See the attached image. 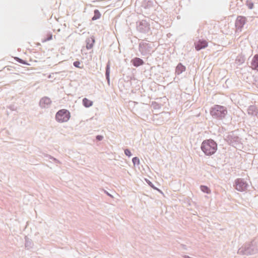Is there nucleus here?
<instances>
[{"instance_id": "obj_18", "label": "nucleus", "mask_w": 258, "mask_h": 258, "mask_svg": "<svg viewBox=\"0 0 258 258\" xmlns=\"http://www.w3.org/2000/svg\"><path fill=\"white\" fill-rule=\"evenodd\" d=\"M106 75L107 78H108L109 75V64H107V66L106 67Z\"/></svg>"}, {"instance_id": "obj_6", "label": "nucleus", "mask_w": 258, "mask_h": 258, "mask_svg": "<svg viewBox=\"0 0 258 258\" xmlns=\"http://www.w3.org/2000/svg\"><path fill=\"white\" fill-rule=\"evenodd\" d=\"M51 103L50 99L47 97L42 98L39 102L40 106L42 108L48 107Z\"/></svg>"}, {"instance_id": "obj_16", "label": "nucleus", "mask_w": 258, "mask_h": 258, "mask_svg": "<svg viewBox=\"0 0 258 258\" xmlns=\"http://www.w3.org/2000/svg\"><path fill=\"white\" fill-rule=\"evenodd\" d=\"M133 162L135 165H139L140 164V160L138 157H134L133 159Z\"/></svg>"}, {"instance_id": "obj_11", "label": "nucleus", "mask_w": 258, "mask_h": 258, "mask_svg": "<svg viewBox=\"0 0 258 258\" xmlns=\"http://www.w3.org/2000/svg\"><path fill=\"white\" fill-rule=\"evenodd\" d=\"M83 103L84 105L86 107H90L92 105L93 102L91 100L88 99L87 98H84L83 100Z\"/></svg>"}, {"instance_id": "obj_14", "label": "nucleus", "mask_w": 258, "mask_h": 258, "mask_svg": "<svg viewBox=\"0 0 258 258\" xmlns=\"http://www.w3.org/2000/svg\"><path fill=\"white\" fill-rule=\"evenodd\" d=\"M73 64H74V66L76 68L82 69L83 67V66H81V62L79 61H75Z\"/></svg>"}, {"instance_id": "obj_7", "label": "nucleus", "mask_w": 258, "mask_h": 258, "mask_svg": "<svg viewBox=\"0 0 258 258\" xmlns=\"http://www.w3.org/2000/svg\"><path fill=\"white\" fill-rule=\"evenodd\" d=\"M251 68L253 70H258V54L253 56L251 62Z\"/></svg>"}, {"instance_id": "obj_21", "label": "nucleus", "mask_w": 258, "mask_h": 258, "mask_svg": "<svg viewBox=\"0 0 258 258\" xmlns=\"http://www.w3.org/2000/svg\"><path fill=\"white\" fill-rule=\"evenodd\" d=\"M253 4H250L249 5L248 7L249 9H252L253 8Z\"/></svg>"}, {"instance_id": "obj_15", "label": "nucleus", "mask_w": 258, "mask_h": 258, "mask_svg": "<svg viewBox=\"0 0 258 258\" xmlns=\"http://www.w3.org/2000/svg\"><path fill=\"white\" fill-rule=\"evenodd\" d=\"M14 58L16 61H17L18 62H19L20 63L25 64H28V63H27L25 61L23 60V59H22L19 57H15Z\"/></svg>"}, {"instance_id": "obj_9", "label": "nucleus", "mask_w": 258, "mask_h": 258, "mask_svg": "<svg viewBox=\"0 0 258 258\" xmlns=\"http://www.w3.org/2000/svg\"><path fill=\"white\" fill-rule=\"evenodd\" d=\"M245 18L243 17L239 16L237 18L236 25H239L241 27L245 24Z\"/></svg>"}, {"instance_id": "obj_8", "label": "nucleus", "mask_w": 258, "mask_h": 258, "mask_svg": "<svg viewBox=\"0 0 258 258\" xmlns=\"http://www.w3.org/2000/svg\"><path fill=\"white\" fill-rule=\"evenodd\" d=\"M132 62L135 67H139L144 63V61L140 58L136 57L132 60Z\"/></svg>"}, {"instance_id": "obj_19", "label": "nucleus", "mask_w": 258, "mask_h": 258, "mask_svg": "<svg viewBox=\"0 0 258 258\" xmlns=\"http://www.w3.org/2000/svg\"><path fill=\"white\" fill-rule=\"evenodd\" d=\"M124 153H125V154L126 156H128V157H130V156H131V155H132V154H131V151H130L129 150H128V149H125V150H124Z\"/></svg>"}, {"instance_id": "obj_13", "label": "nucleus", "mask_w": 258, "mask_h": 258, "mask_svg": "<svg viewBox=\"0 0 258 258\" xmlns=\"http://www.w3.org/2000/svg\"><path fill=\"white\" fill-rule=\"evenodd\" d=\"M201 189L202 190V191L207 194H209L211 192V190L209 189V188L205 185L201 186Z\"/></svg>"}, {"instance_id": "obj_1", "label": "nucleus", "mask_w": 258, "mask_h": 258, "mask_svg": "<svg viewBox=\"0 0 258 258\" xmlns=\"http://www.w3.org/2000/svg\"><path fill=\"white\" fill-rule=\"evenodd\" d=\"M201 149L206 155L210 156L216 152L217 144L212 139L206 140L203 142Z\"/></svg>"}, {"instance_id": "obj_4", "label": "nucleus", "mask_w": 258, "mask_h": 258, "mask_svg": "<svg viewBox=\"0 0 258 258\" xmlns=\"http://www.w3.org/2000/svg\"><path fill=\"white\" fill-rule=\"evenodd\" d=\"M247 187V184L241 179H238L236 181L235 188L240 191L245 190Z\"/></svg>"}, {"instance_id": "obj_5", "label": "nucleus", "mask_w": 258, "mask_h": 258, "mask_svg": "<svg viewBox=\"0 0 258 258\" xmlns=\"http://www.w3.org/2000/svg\"><path fill=\"white\" fill-rule=\"evenodd\" d=\"M208 46V42L204 40H200L195 43V48L199 51L201 49L205 48Z\"/></svg>"}, {"instance_id": "obj_22", "label": "nucleus", "mask_w": 258, "mask_h": 258, "mask_svg": "<svg viewBox=\"0 0 258 258\" xmlns=\"http://www.w3.org/2000/svg\"><path fill=\"white\" fill-rule=\"evenodd\" d=\"M91 46H90V47H89L88 46H87V48H91Z\"/></svg>"}, {"instance_id": "obj_20", "label": "nucleus", "mask_w": 258, "mask_h": 258, "mask_svg": "<svg viewBox=\"0 0 258 258\" xmlns=\"http://www.w3.org/2000/svg\"><path fill=\"white\" fill-rule=\"evenodd\" d=\"M97 139L99 141L102 140L103 137L101 136H97L96 137Z\"/></svg>"}, {"instance_id": "obj_10", "label": "nucleus", "mask_w": 258, "mask_h": 258, "mask_svg": "<svg viewBox=\"0 0 258 258\" xmlns=\"http://www.w3.org/2000/svg\"><path fill=\"white\" fill-rule=\"evenodd\" d=\"M185 67L181 63H179L177 65L176 69V73L177 74H180L183 72L185 71Z\"/></svg>"}, {"instance_id": "obj_12", "label": "nucleus", "mask_w": 258, "mask_h": 258, "mask_svg": "<svg viewBox=\"0 0 258 258\" xmlns=\"http://www.w3.org/2000/svg\"><path fill=\"white\" fill-rule=\"evenodd\" d=\"M101 17V14L98 10H95L94 11V15L92 18V20L94 21L99 19Z\"/></svg>"}, {"instance_id": "obj_3", "label": "nucleus", "mask_w": 258, "mask_h": 258, "mask_svg": "<svg viewBox=\"0 0 258 258\" xmlns=\"http://www.w3.org/2000/svg\"><path fill=\"white\" fill-rule=\"evenodd\" d=\"M71 117L70 112L64 109L59 110L55 115L57 121L62 123L68 121Z\"/></svg>"}, {"instance_id": "obj_17", "label": "nucleus", "mask_w": 258, "mask_h": 258, "mask_svg": "<svg viewBox=\"0 0 258 258\" xmlns=\"http://www.w3.org/2000/svg\"><path fill=\"white\" fill-rule=\"evenodd\" d=\"M52 39V35L49 34L48 35L47 38H46L44 40L42 41L43 42H46L47 41H49Z\"/></svg>"}, {"instance_id": "obj_2", "label": "nucleus", "mask_w": 258, "mask_h": 258, "mask_svg": "<svg viewBox=\"0 0 258 258\" xmlns=\"http://www.w3.org/2000/svg\"><path fill=\"white\" fill-rule=\"evenodd\" d=\"M227 113L226 108L221 105H216L211 108L210 114L213 117L218 118H222Z\"/></svg>"}]
</instances>
